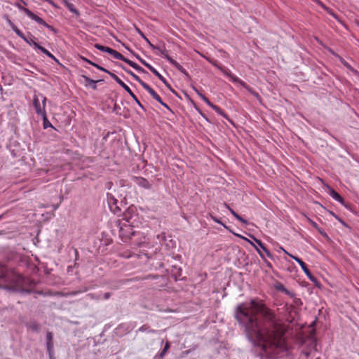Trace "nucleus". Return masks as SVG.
Returning a JSON list of instances; mask_svg holds the SVG:
<instances>
[{
    "mask_svg": "<svg viewBox=\"0 0 359 359\" xmlns=\"http://www.w3.org/2000/svg\"><path fill=\"white\" fill-rule=\"evenodd\" d=\"M235 317L259 359H276L287 354L284 325L262 300L252 299L239 304Z\"/></svg>",
    "mask_w": 359,
    "mask_h": 359,
    "instance_id": "1",
    "label": "nucleus"
},
{
    "mask_svg": "<svg viewBox=\"0 0 359 359\" xmlns=\"http://www.w3.org/2000/svg\"><path fill=\"white\" fill-rule=\"evenodd\" d=\"M0 281V287L20 293H31L36 285L33 280L22 276L14 270L7 269H1Z\"/></svg>",
    "mask_w": 359,
    "mask_h": 359,
    "instance_id": "2",
    "label": "nucleus"
},
{
    "mask_svg": "<svg viewBox=\"0 0 359 359\" xmlns=\"http://www.w3.org/2000/svg\"><path fill=\"white\" fill-rule=\"evenodd\" d=\"M132 217H128L127 214L124 215V217L119 222V233L122 241L126 242L128 238L134 235L133 229L132 227L133 222L130 221Z\"/></svg>",
    "mask_w": 359,
    "mask_h": 359,
    "instance_id": "3",
    "label": "nucleus"
},
{
    "mask_svg": "<svg viewBox=\"0 0 359 359\" xmlns=\"http://www.w3.org/2000/svg\"><path fill=\"white\" fill-rule=\"evenodd\" d=\"M46 97L41 93H35L33 96L32 104L35 112L44 119H46Z\"/></svg>",
    "mask_w": 359,
    "mask_h": 359,
    "instance_id": "4",
    "label": "nucleus"
},
{
    "mask_svg": "<svg viewBox=\"0 0 359 359\" xmlns=\"http://www.w3.org/2000/svg\"><path fill=\"white\" fill-rule=\"evenodd\" d=\"M109 74L110 76L118 83L132 97L133 99L137 102V104L142 108H143V106L140 103V102L138 100L136 95L133 93V91L130 90V88L121 80L115 74L112 72H109Z\"/></svg>",
    "mask_w": 359,
    "mask_h": 359,
    "instance_id": "5",
    "label": "nucleus"
},
{
    "mask_svg": "<svg viewBox=\"0 0 359 359\" xmlns=\"http://www.w3.org/2000/svg\"><path fill=\"white\" fill-rule=\"evenodd\" d=\"M107 201L110 210L114 214L118 215L121 209L117 206V200L111 193L107 194Z\"/></svg>",
    "mask_w": 359,
    "mask_h": 359,
    "instance_id": "6",
    "label": "nucleus"
},
{
    "mask_svg": "<svg viewBox=\"0 0 359 359\" xmlns=\"http://www.w3.org/2000/svg\"><path fill=\"white\" fill-rule=\"evenodd\" d=\"M199 97L203 101L205 102L209 107H210L213 110H215V111L222 116L223 117H224L226 119H229L226 113H224L220 107H219L218 106L214 104L213 103H212L203 94H199Z\"/></svg>",
    "mask_w": 359,
    "mask_h": 359,
    "instance_id": "7",
    "label": "nucleus"
},
{
    "mask_svg": "<svg viewBox=\"0 0 359 359\" xmlns=\"http://www.w3.org/2000/svg\"><path fill=\"white\" fill-rule=\"evenodd\" d=\"M25 13L32 20H34L39 25H42L44 27L48 28V29H53L51 26L48 25L41 18L39 17L38 15H35L34 13H32L30 10H25Z\"/></svg>",
    "mask_w": 359,
    "mask_h": 359,
    "instance_id": "8",
    "label": "nucleus"
},
{
    "mask_svg": "<svg viewBox=\"0 0 359 359\" xmlns=\"http://www.w3.org/2000/svg\"><path fill=\"white\" fill-rule=\"evenodd\" d=\"M140 61L142 65L147 67L154 75H156L161 81L166 83L165 79L150 64L147 62L145 60L139 57Z\"/></svg>",
    "mask_w": 359,
    "mask_h": 359,
    "instance_id": "9",
    "label": "nucleus"
},
{
    "mask_svg": "<svg viewBox=\"0 0 359 359\" xmlns=\"http://www.w3.org/2000/svg\"><path fill=\"white\" fill-rule=\"evenodd\" d=\"M163 57L165 58L173 67L180 71L182 73L187 74L186 70L183 68V67L174 59H172L170 56L165 54L163 55Z\"/></svg>",
    "mask_w": 359,
    "mask_h": 359,
    "instance_id": "10",
    "label": "nucleus"
},
{
    "mask_svg": "<svg viewBox=\"0 0 359 359\" xmlns=\"http://www.w3.org/2000/svg\"><path fill=\"white\" fill-rule=\"evenodd\" d=\"M135 182L136 184H137L139 186L149 189L151 188V184L149 182V181L143 177H135Z\"/></svg>",
    "mask_w": 359,
    "mask_h": 359,
    "instance_id": "11",
    "label": "nucleus"
},
{
    "mask_svg": "<svg viewBox=\"0 0 359 359\" xmlns=\"http://www.w3.org/2000/svg\"><path fill=\"white\" fill-rule=\"evenodd\" d=\"M229 79H230V81H231L233 83H237V84H239L240 86H241L242 87H243L244 88L247 89V90H250V88L249 86L243 81L241 80V79H239L238 76H236V75L234 74H229Z\"/></svg>",
    "mask_w": 359,
    "mask_h": 359,
    "instance_id": "12",
    "label": "nucleus"
},
{
    "mask_svg": "<svg viewBox=\"0 0 359 359\" xmlns=\"http://www.w3.org/2000/svg\"><path fill=\"white\" fill-rule=\"evenodd\" d=\"M252 239L255 241V242L256 243V244L257 245V246L260 248V250H262L264 253L265 255L269 257V258H271L272 257V255L271 253L270 252V251L266 248V246L264 245V243L259 239H257L256 238H255L254 236H252Z\"/></svg>",
    "mask_w": 359,
    "mask_h": 359,
    "instance_id": "13",
    "label": "nucleus"
},
{
    "mask_svg": "<svg viewBox=\"0 0 359 359\" xmlns=\"http://www.w3.org/2000/svg\"><path fill=\"white\" fill-rule=\"evenodd\" d=\"M288 256L294 259L300 265L302 269L303 270L305 274L309 273L310 271L307 268L306 264L301 259L291 254H288Z\"/></svg>",
    "mask_w": 359,
    "mask_h": 359,
    "instance_id": "14",
    "label": "nucleus"
},
{
    "mask_svg": "<svg viewBox=\"0 0 359 359\" xmlns=\"http://www.w3.org/2000/svg\"><path fill=\"white\" fill-rule=\"evenodd\" d=\"M170 345L169 341H166L165 344V346L163 350L158 354L156 355L154 357V359H163L166 354L168 350L169 349Z\"/></svg>",
    "mask_w": 359,
    "mask_h": 359,
    "instance_id": "15",
    "label": "nucleus"
},
{
    "mask_svg": "<svg viewBox=\"0 0 359 359\" xmlns=\"http://www.w3.org/2000/svg\"><path fill=\"white\" fill-rule=\"evenodd\" d=\"M330 195L335 201H338V202H339L341 203H344L343 198L337 191H335L334 190L331 189L330 191Z\"/></svg>",
    "mask_w": 359,
    "mask_h": 359,
    "instance_id": "16",
    "label": "nucleus"
},
{
    "mask_svg": "<svg viewBox=\"0 0 359 359\" xmlns=\"http://www.w3.org/2000/svg\"><path fill=\"white\" fill-rule=\"evenodd\" d=\"M65 5L67 6V8L73 13H75L76 15H79V13L76 9L74 5L70 2H69L67 0H64Z\"/></svg>",
    "mask_w": 359,
    "mask_h": 359,
    "instance_id": "17",
    "label": "nucleus"
},
{
    "mask_svg": "<svg viewBox=\"0 0 359 359\" xmlns=\"http://www.w3.org/2000/svg\"><path fill=\"white\" fill-rule=\"evenodd\" d=\"M238 236L240 238L247 241L249 243H250L256 249L257 252H258V254L259 255V256L261 257V258L262 259H265L264 258V255L262 251L254 243H252V241H250V240H248V238H245V237H243L242 236Z\"/></svg>",
    "mask_w": 359,
    "mask_h": 359,
    "instance_id": "18",
    "label": "nucleus"
},
{
    "mask_svg": "<svg viewBox=\"0 0 359 359\" xmlns=\"http://www.w3.org/2000/svg\"><path fill=\"white\" fill-rule=\"evenodd\" d=\"M46 346H47V351L48 353L49 357H50V359H52V357H53V353H54V351H53V348H54L53 341H46Z\"/></svg>",
    "mask_w": 359,
    "mask_h": 359,
    "instance_id": "19",
    "label": "nucleus"
},
{
    "mask_svg": "<svg viewBox=\"0 0 359 359\" xmlns=\"http://www.w3.org/2000/svg\"><path fill=\"white\" fill-rule=\"evenodd\" d=\"M313 1L314 2H316V4H318L324 10H325L329 14H330L331 15H332L333 17L335 18V15L334 14V13L329 8H327L325 4H323L322 3V1H320V0H313Z\"/></svg>",
    "mask_w": 359,
    "mask_h": 359,
    "instance_id": "20",
    "label": "nucleus"
},
{
    "mask_svg": "<svg viewBox=\"0 0 359 359\" xmlns=\"http://www.w3.org/2000/svg\"><path fill=\"white\" fill-rule=\"evenodd\" d=\"M226 207L228 208V209L229 210L230 212L238 219L239 220L240 222H241L242 223L246 224H247V221L245 219H244L242 217H241L239 215H238L233 210H232L231 208H230L227 205H226Z\"/></svg>",
    "mask_w": 359,
    "mask_h": 359,
    "instance_id": "21",
    "label": "nucleus"
},
{
    "mask_svg": "<svg viewBox=\"0 0 359 359\" xmlns=\"http://www.w3.org/2000/svg\"><path fill=\"white\" fill-rule=\"evenodd\" d=\"M137 31L138 34L144 39V41L150 46V47L152 49L156 48V47L150 42V41L145 36V35L143 34V32L140 29H137Z\"/></svg>",
    "mask_w": 359,
    "mask_h": 359,
    "instance_id": "22",
    "label": "nucleus"
},
{
    "mask_svg": "<svg viewBox=\"0 0 359 359\" xmlns=\"http://www.w3.org/2000/svg\"><path fill=\"white\" fill-rule=\"evenodd\" d=\"M123 69L128 74H130L135 81L140 82L142 79L135 74H134L131 70L123 67Z\"/></svg>",
    "mask_w": 359,
    "mask_h": 359,
    "instance_id": "23",
    "label": "nucleus"
},
{
    "mask_svg": "<svg viewBox=\"0 0 359 359\" xmlns=\"http://www.w3.org/2000/svg\"><path fill=\"white\" fill-rule=\"evenodd\" d=\"M43 53H44L45 55H46L48 57L55 60V61H57V60L56 59V57L50 53L49 52L47 49H46L45 48H41V50Z\"/></svg>",
    "mask_w": 359,
    "mask_h": 359,
    "instance_id": "24",
    "label": "nucleus"
},
{
    "mask_svg": "<svg viewBox=\"0 0 359 359\" xmlns=\"http://www.w3.org/2000/svg\"><path fill=\"white\" fill-rule=\"evenodd\" d=\"M111 55L115 58V59H118V60H123L124 59V56H123L120 53L117 52L116 50H113V51L111 52Z\"/></svg>",
    "mask_w": 359,
    "mask_h": 359,
    "instance_id": "25",
    "label": "nucleus"
},
{
    "mask_svg": "<svg viewBox=\"0 0 359 359\" xmlns=\"http://www.w3.org/2000/svg\"><path fill=\"white\" fill-rule=\"evenodd\" d=\"M83 60H84L86 62H87L88 63H89V64L92 65L93 66H94V67H97V69H100V70H102V71H103V72H107V73H108V74H109V72L108 70H107L106 69H104V68H103V67H102L99 66L98 65H96V64L93 63V62L90 61V60H88V59L83 58Z\"/></svg>",
    "mask_w": 359,
    "mask_h": 359,
    "instance_id": "26",
    "label": "nucleus"
},
{
    "mask_svg": "<svg viewBox=\"0 0 359 359\" xmlns=\"http://www.w3.org/2000/svg\"><path fill=\"white\" fill-rule=\"evenodd\" d=\"M13 31L15 32V33L19 36L20 37L21 39H22L23 40H26V36H25V34L22 32V31H20L18 28H17L16 27H13Z\"/></svg>",
    "mask_w": 359,
    "mask_h": 359,
    "instance_id": "27",
    "label": "nucleus"
},
{
    "mask_svg": "<svg viewBox=\"0 0 359 359\" xmlns=\"http://www.w3.org/2000/svg\"><path fill=\"white\" fill-rule=\"evenodd\" d=\"M152 97L156 100L158 102H161L162 99L161 97L154 90V89L149 93Z\"/></svg>",
    "mask_w": 359,
    "mask_h": 359,
    "instance_id": "28",
    "label": "nucleus"
},
{
    "mask_svg": "<svg viewBox=\"0 0 359 359\" xmlns=\"http://www.w3.org/2000/svg\"><path fill=\"white\" fill-rule=\"evenodd\" d=\"M140 84L149 93L153 90L147 83L141 80Z\"/></svg>",
    "mask_w": 359,
    "mask_h": 359,
    "instance_id": "29",
    "label": "nucleus"
},
{
    "mask_svg": "<svg viewBox=\"0 0 359 359\" xmlns=\"http://www.w3.org/2000/svg\"><path fill=\"white\" fill-rule=\"evenodd\" d=\"M138 331L139 332H155L154 330H151L149 327H147L145 325H143V326L140 327L138 329Z\"/></svg>",
    "mask_w": 359,
    "mask_h": 359,
    "instance_id": "30",
    "label": "nucleus"
},
{
    "mask_svg": "<svg viewBox=\"0 0 359 359\" xmlns=\"http://www.w3.org/2000/svg\"><path fill=\"white\" fill-rule=\"evenodd\" d=\"M46 119L43 118V128H48V127H50L52 126L51 123H50V121L48 120L47 118V116L46 115V117H45Z\"/></svg>",
    "mask_w": 359,
    "mask_h": 359,
    "instance_id": "31",
    "label": "nucleus"
},
{
    "mask_svg": "<svg viewBox=\"0 0 359 359\" xmlns=\"http://www.w3.org/2000/svg\"><path fill=\"white\" fill-rule=\"evenodd\" d=\"M210 218L216 223L217 224H219L221 225H222L223 226L226 227V226L219 220V219H218L217 217L212 215H210Z\"/></svg>",
    "mask_w": 359,
    "mask_h": 359,
    "instance_id": "32",
    "label": "nucleus"
},
{
    "mask_svg": "<svg viewBox=\"0 0 359 359\" xmlns=\"http://www.w3.org/2000/svg\"><path fill=\"white\" fill-rule=\"evenodd\" d=\"M130 66H131L132 67H133L134 69H135L137 71H140V72L143 71V69L141 67H140L137 64H136L135 62H134L133 61H132V63H130Z\"/></svg>",
    "mask_w": 359,
    "mask_h": 359,
    "instance_id": "33",
    "label": "nucleus"
},
{
    "mask_svg": "<svg viewBox=\"0 0 359 359\" xmlns=\"http://www.w3.org/2000/svg\"><path fill=\"white\" fill-rule=\"evenodd\" d=\"M84 78H85V80L87 82H88L90 84H93V88H96V85H95L96 84V81H95L92 80V79H90L86 77V76H84Z\"/></svg>",
    "mask_w": 359,
    "mask_h": 359,
    "instance_id": "34",
    "label": "nucleus"
},
{
    "mask_svg": "<svg viewBox=\"0 0 359 359\" xmlns=\"http://www.w3.org/2000/svg\"><path fill=\"white\" fill-rule=\"evenodd\" d=\"M276 289L282 292L286 291V287L281 283H279L278 285H276Z\"/></svg>",
    "mask_w": 359,
    "mask_h": 359,
    "instance_id": "35",
    "label": "nucleus"
},
{
    "mask_svg": "<svg viewBox=\"0 0 359 359\" xmlns=\"http://www.w3.org/2000/svg\"><path fill=\"white\" fill-rule=\"evenodd\" d=\"M15 6L21 11L25 13V10H29L28 8L24 7L21 4L17 3L15 4Z\"/></svg>",
    "mask_w": 359,
    "mask_h": 359,
    "instance_id": "36",
    "label": "nucleus"
},
{
    "mask_svg": "<svg viewBox=\"0 0 359 359\" xmlns=\"http://www.w3.org/2000/svg\"><path fill=\"white\" fill-rule=\"evenodd\" d=\"M32 46H34V48L36 49H39V50H41V48H43V47L41 46L38 43H36L34 41H32Z\"/></svg>",
    "mask_w": 359,
    "mask_h": 359,
    "instance_id": "37",
    "label": "nucleus"
},
{
    "mask_svg": "<svg viewBox=\"0 0 359 359\" xmlns=\"http://www.w3.org/2000/svg\"><path fill=\"white\" fill-rule=\"evenodd\" d=\"M53 341V334L50 332L46 333V341Z\"/></svg>",
    "mask_w": 359,
    "mask_h": 359,
    "instance_id": "38",
    "label": "nucleus"
},
{
    "mask_svg": "<svg viewBox=\"0 0 359 359\" xmlns=\"http://www.w3.org/2000/svg\"><path fill=\"white\" fill-rule=\"evenodd\" d=\"M95 47L97 50H101V51H102V52H104V49H105V48H106V46H104L100 45V44H98V43H96V44L95 45Z\"/></svg>",
    "mask_w": 359,
    "mask_h": 359,
    "instance_id": "39",
    "label": "nucleus"
},
{
    "mask_svg": "<svg viewBox=\"0 0 359 359\" xmlns=\"http://www.w3.org/2000/svg\"><path fill=\"white\" fill-rule=\"evenodd\" d=\"M306 276L311 281L316 282V278L311 274V271L309 272V273L306 274Z\"/></svg>",
    "mask_w": 359,
    "mask_h": 359,
    "instance_id": "40",
    "label": "nucleus"
},
{
    "mask_svg": "<svg viewBox=\"0 0 359 359\" xmlns=\"http://www.w3.org/2000/svg\"><path fill=\"white\" fill-rule=\"evenodd\" d=\"M306 276L311 281L316 282V278L311 274V271L309 272V273L306 274Z\"/></svg>",
    "mask_w": 359,
    "mask_h": 359,
    "instance_id": "41",
    "label": "nucleus"
},
{
    "mask_svg": "<svg viewBox=\"0 0 359 359\" xmlns=\"http://www.w3.org/2000/svg\"><path fill=\"white\" fill-rule=\"evenodd\" d=\"M161 105H163L164 107H165L168 110H169L170 111H172L170 108L169 107V106L165 103L163 100H161V102H159Z\"/></svg>",
    "mask_w": 359,
    "mask_h": 359,
    "instance_id": "42",
    "label": "nucleus"
},
{
    "mask_svg": "<svg viewBox=\"0 0 359 359\" xmlns=\"http://www.w3.org/2000/svg\"><path fill=\"white\" fill-rule=\"evenodd\" d=\"M283 293H285V294L290 296V297H293L294 294L293 292H292L291 291L288 290L287 288H286V291H284Z\"/></svg>",
    "mask_w": 359,
    "mask_h": 359,
    "instance_id": "43",
    "label": "nucleus"
},
{
    "mask_svg": "<svg viewBox=\"0 0 359 359\" xmlns=\"http://www.w3.org/2000/svg\"><path fill=\"white\" fill-rule=\"evenodd\" d=\"M114 49L109 48V47H107L106 46L105 49H104V52L106 53H108L109 54L111 55V52L113 51Z\"/></svg>",
    "mask_w": 359,
    "mask_h": 359,
    "instance_id": "44",
    "label": "nucleus"
},
{
    "mask_svg": "<svg viewBox=\"0 0 359 359\" xmlns=\"http://www.w3.org/2000/svg\"><path fill=\"white\" fill-rule=\"evenodd\" d=\"M310 223L316 229H319L318 225L315 222L311 220Z\"/></svg>",
    "mask_w": 359,
    "mask_h": 359,
    "instance_id": "45",
    "label": "nucleus"
},
{
    "mask_svg": "<svg viewBox=\"0 0 359 359\" xmlns=\"http://www.w3.org/2000/svg\"><path fill=\"white\" fill-rule=\"evenodd\" d=\"M26 43H27L28 44H29L30 46H32V41H34L32 38H27L26 37V40H24Z\"/></svg>",
    "mask_w": 359,
    "mask_h": 359,
    "instance_id": "46",
    "label": "nucleus"
},
{
    "mask_svg": "<svg viewBox=\"0 0 359 359\" xmlns=\"http://www.w3.org/2000/svg\"><path fill=\"white\" fill-rule=\"evenodd\" d=\"M110 297H111V293L110 292H106V293L104 294V299H108Z\"/></svg>",
    "mask_w": 359,
    "mask_h": 359,
    "instance_id": "47",
    "label": "nucleus"
},
{
    "mask_svg": "<svg viewBox=\"0 0 359 359\" xmlns=\"http://www.w3.org/2000/svg\"><path fill=\"white\" fill-rule=\"evenodd\" d=\"M224 74L229 78V74H233L229 70L226 69L223 71Z\"/></svg>",
    "mask_w": 359,
    "mask_h": 359,
    "instance_id": "48",
    "label": "nucleus"
},
{
    "mask_svg": "<svg viewBox=\"0 0 359 359\" xmlns=\"http://www.w3.org/2000/svg\"><path fill=\"white\" fill-rule=\"evenodd\" d=\"M122 61H124L125 62L128 63L129 65H130V63H132V61H131V60H128V59L126 58L125 57H124V59H123V60H122Z\"/></svg>",
    "mask_w": 359,
    "mask_h": 359,
    "instance_id": "49",
    "label": "nucleus"
},
{
    "mask_svg": "<svg viewBox=\"0 0 359 359\" xmlns=\"http://www.w3.org/2000/svg\"><path fill=\"white\" fill-rule=\"evenodd\" d=\"M317 230L319 231V233L321 235H323L324 236H327V234L320 227H319V229H317Z\"/></svg>",
    "mask_w": 359,
    "mask_h": 359,
    "instance_id": "50",
    "label": "nucleus"
},
{
    "mask_svg": "<svg viewBox=\"0 0 359 359\" xmlns=\"http://www.w3.org/2000/svg\"><path fill=\"white\" fill-rule=\"evenodd\" d=\"M31 327H32V330H36L38 329V325L34 324L33 325H32Z\"/></svg>",
    "mask_w": 359,
    "mask_h": 359,
    "instance_id": "51",
    "label": "nucleus"
},
{
    "mask_svg": "<svg viewBox=\"0 0 359 359\" xmlns=\"http://www.w3.org/2000/svg\"><path fill=\"white\" fill-rule=\"evenodd\" d=\"M193 89L197 93V95L199 96V94H202L201 93H200V91L196 88L195 87H193Z\"/></svg>",
    "mask_w": 359,
    "mask_h": 359,
    "instance_id": "52",
    "label": "nucleus"
},
{
    "mask_svg": "<svg viewBox=\"0 0 359 359\" xmlns=\"http://www.w3.org/2000/svg\"><path fill=\"white\" fill-rule=\"evenodd\" d=\"M280 250H283L285 254L288 255L290 254L288 252H287L283 247H280Z\"/></svg>",
    "mask_w": 359,
    "mask_h": 359,
    "instance_id": "53",
    "label": "nucleus"
},
{
    "mask_svg": "<svg viewBox=\"0 0 359 359\" xmlns=\"http://www.w3.org/2000/svg\"><path fill=\"white\" fill-rule=\"evenodd\" d=\"M302 353L307 358L309 355V353L307 351H303Z\"/></svg>",
    "mask_w": 359,
    "mask_h": 359,
    "instance_id": "54",
    "label": "nucleus"
},
{
    "mask_svg": "<svg viewBox=\"0 0 359 359\" xmlns=\"http://www.w3.org/2000/svg\"><path fill=\"white\" fill-rule=\"evenodd\" d=\"M158 238H165V236H164V234L158 235Z\"/></svg>",
    "mask_w": 359,
    "mask_h": 359,
    "instance_id": "55",
    "label": "nucleus"
},
{
    "mask_svg": "<svg viewBox=\"0 0 359 359\" xmlns=\"http://www.w3.org/2000/svg\"><path fill=\"white\" fill-rule=\"evenodd\" d=\"M22 1V3L24 5H25V6L27 5V3H26L25 1Z\"/></svg>",
    "mask_w": 359,
    "mask_h": 359,
    "instance_id": "56",
    "label": "nucleus"
},
{
    "mask_svg": "<svg viewBox=\"0 0 359 359\" xmlns=\"http://www.w3.org/2000/svg\"><path fill=\"white\" fill-rule=\"evenodd\" d=\"M346 66L347 67H348V68L350 67V66H349L348 65H347L346 63Z\"/></svg>",
    "mask_w": 359,
    "mask_h": 359,
    "instance_id": "57",
    "label": "nucleus"
},
{
    "mask_svg": "<svg viewBox=\"0 0 359 359\" xmlns=\"http://www.w3.org/2000/svg\"><path fill=\"white\" fill-rule=\"evenodd\" d=\"M46 1H48V2H49V3H50V0H46Z\"/></svg>",
    "mask_w": 359,
    "mask_h": 359,
    "instance_id": "58",
    "label": "nucleus"
},
{
    "mask_svg": "<svg viewBox=\"0 0 359 359\" xmlns=\"http://www.w3.org/2000/svg\"><path fill=\"white\" fill-rule=\"evenodd\" d=\"M316 359H320V358H317Z\"/></svg>",
    "mask_w": 359,
    "mask_h": 359,
    "instance_id": "59",
    "label": "nucleus"
},
{
    "mask_svg": "<svg viewBox=\"0 0 359 359\" xmlns=\"http://www.w3.org/2000/svg\"><path fill=\"white\" fill-rule=\"evenodd\" d=\"M1 217V216H0V218Z\"/></svg>",
    "mask_w": 359,
    "mask_h": 359,
    "instance_id": "60",
    "label": "nucleus"
}]
</instances>
